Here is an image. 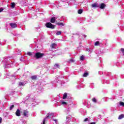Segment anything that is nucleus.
Masks as SVG:
<instances>
[{
    "label": "nucleus",
    "instance_id": "obj_15",
    "mask_svg": "<svg viewBox=\"0 0 124 124\" xmlns=\"http://www.w3.org/2000/svg\"><path fill=\"white\" fill-rule=\"evenodd\" d=\"M93 102H94V103H96V102H97V100H96V99L95 98H93L92 99Z\"/></svg>",
    "mask_w": 124,
    "mask_h": 124
},
{
    "label": "nucleus",
    "instance_id": "obj_2",
    "mask_svg": "<svg viewBox=\"0 0 124 124\" xmlns=\"http://www.w3.org/2000/svg\"><path fill=\"white\" fill-rule=\"evenodd\" d=\"M46 27L48 29H55L56 26L52 24V23L50 22H48L46 24Z\"/></svg>",
    "mask_w": 124,
    "mask_h": 124
},
{
    "label": "nucleus",
    "instance_id": "obj_6",
    "mask_svg": "<svg viewBox=\"0 0 124 124\" xmlns=\"http://www.w3.org/2000/svg\"><path fill=\"white\" fill-rule=\"evenodd\" d=\"M106 7V4L101 3L99 6L100 9H104Z\"/></svg>",
    "mask_w": 124,
    "mask_h": 124
},
{
    "label": "nucleus",
    "instance_id": "obj_13",
    "mask_svg": "<svg viewBox=\"0 0 124 124\" xmlns=\"http://www.w3.org/2000/svg\"><path fill=\"white\" fill-rule=\"evenodd\" d=\"M124 115L121 114L119 116L118 119L119 120H122V119H124Z\"/></svg>",
    "mask_w": 124,
    "mask_h": 124
},
{
    "label": "nucleus",
    "instance_id": "obj_20",
    "mask_svg": "<svg viewBox=\"0 0 124 124\" xmlns=\"http://www.w3.org/2000/svg\"><path fill=\"white\" fill-rule=\"evenodd\" d=\"M88 75H89V73H85L83 74V77H87V76Z\"/></svg>",
    "mask_w": 124,
    "mask_h": 124
},
{
    "label": "nucleus",
    "instance_id": "obj_30",
    "mask_svg": "<svg viewBox=\"0 0 124 124\" xmlns=\"http://www.w3.org/2000/svg\"><path fill=\"white\" fill-rule=\"evenodd\" d=\"M1 122H2V118L0 117V124H1Z\"/></svg>",
    "mask_w": 124,
    "mask_h": 124
},
{
    "label": "nucleus",
    "instance_id": "obj_22",
    "mask_svg": "<svg viewBox=\"0 0 124 124\" xmlns=\"http://www.w3.org/2000/svg\"><path fill=\"white\" fill-rule=\"evenodd\" d=\"M14 108V105H12L10 107V110H12Z\"/></svg>",
    "mask_w": 124,
    "mask_h": 124
},
{
    "label": "nucleus",
    "instance_id": "obj_14",
    "mask_svg": "<svg viewBox=\"0 0 124 124\" xmlns=\"http://www.w3.org/2000/svg\"><path fill=\"white\" fill-rule=\"evenodd\" d=\"M67 97V93H65L63 95V99H65Z\"/></svg>",
    "mask_w": 124,
    "mask_h": 124
},
{
    "label": "nucleus",
    "instance_id": "obj_34",
    "mask_svg": "<svg viewBox=\"0 0 124 124\" xmlns=\"http://www.w3.org/2000/svg\"><path fill=\"white\" fill-rule=\"evenodd\" d=\"M53 121L55 122L56 124H57V120L56 119H53Z\"/></svg>",
    "mask_w": 124,
    "mask_h": 124
},
{
    "label": "nucleus",
    "instance_id": "obj_5",
    "mask_svg": "<svg viewBox=\"0 0 124 124\" xmlns=\"http://www.w3.org/2000/svg\"><path fill=\"white\" fill-rule=\"evenodd\" d=\"M10 26L12 29H16V28H17V24L15 23H10Z\"/></svg>",
    "mask_w": 124,
    "mask_h": 124
},
{
    "label": "nucleus",
    "instance_id": "obj_19",
    "mask_svg": "<svg viewBox=\"0 0 124 124\" xmlns=\"http://www.w3.org/2000/svg\"><path fill=\"white\" fill-rule=\"evenodd\" d=\"M95 46H99V41H97L94 44Z\"/></svg>",
    "mask_w": 124,
    "mask_h": 124
},
{
    "label": "nucleus",
    "instance_id": "obj_4",
    "mask_svg": "<svg viewBox=\"0 0 124 124\" xmlns=\"http://www.w3.org/2000/svg\"><path fill=\"white\" fill-rule=\"evenodd\" d=\"M29 114V111L28 109H26L23 110L22 112V115L24 116V117H28V115Z\"/></svg>",
    "mask_w": 124,
    "mask_h": 124
},
{
    "label": "nucleus",
    "instance_id": "obj_28",
    "mask_svg": "<svg viewBox=\"0 0 124 124\" xmlns=\"http://www.w3.org/2000/svg\"><path fill=\"white\" fill-rule=\"evenodd\" d=\"M69 62H74V60H73V59H70Z\"/></svg>",
    "mask_w": 124,
    "mask_h": 124
},
{
    "label": "nucleus",
    "instance_id": "obj_17",
    "mask_svg": "<svg viewBox=\"0 0 124 124\" xmlns=\"http://www.w3.org/2000/svg\"><path fill=\"white\" fill-rule=\"evenodd\" d=\"M83 13V10L82 9H79L78 10V14H82Z\"/></svg>",
    "mask_w": 124,
    "mask_h": 124
},
{
    "label": "nucleus",
    "instance_id": "obj_12",
    "mask_svg": "<svg viewBox=\"0 0 124 124\" xmlns=\"http://www.w3.org/2000/svg\"><path fill=\"white\" fill-rule=\"evenodd\" d=\"M15 5H16V4H15V2L11 3V7L12 8H14L15 7Z\"/></svg>",
    "mask_w": 124,
    "mask_h": 124
},
{
    "label": "nucleus",
    "instance_id": "obj_29",
    "mask_svg": "<svg viewBox=\"0 0 124 124\" xmlns=\"http://www.w3.org/2000/svg\"><path fill=\"white\" fill-rule=\"evenodd\" d=\"M54 66H57V67H60V65L59 64H55Z\"/></svg>",
    "mask_w": 124,
    "mask_h": 124
},
{
    "label": "nucleus",
    "instance_id": "obj_1",
    "mask_svg": "<svg viewBox=\"0 0 124 124\" xmlns=\"http://www.w3.org/2000/svg\"><path fill=\"white\" fill-rule=\"evenodd\" d=\"M34 57L36 60H38V59H41V58L44 57V53L37 52L35 54Z\"/></svg>",
    "mask_w": 124,
    "mask_h": 124
},
{
    "label": "nucleus",
    "instance_id": "obj_35",
    "mask_svg": "<svg viewBox=\"0 0 124 124\" xmlns=\"http://www.w3.org/2000/svg\"><path fill=\"white\" fill-rule=\"evenodd\" d=\"M85 37H86L87 36L86 35H84Z\"/></svg>",
    "mask_w": 124,
    "mask_h": 124
},
{
    "label": "nucleus",
    "instance_id": "obj_8",
    "mask_svg": "<svg viewBox=\"0 0 124 124\" xmlns=\"http://www.w3.org/2000/svg\"><path fill=\"white\" fill-rule=\"evenodd\" d=\"M91 6H92V7H93V8H95V7H98L99 5H98V3H94L92 4Z\"/></svg>",
    "mask_w": 124,
    "mask_h": 124
},
{
    "label": "nucleus",
    "instance_id": "obj_26",
    "mask_svg": "<svg viewBox=\"0 0 124 124\" xmlns=\"http://www.w3.org/2000/svg\"><path fill=\"white\" fill-rule=\"evenodd\" d=\"M120 51H121L124 55V48H121Z\"/></svg>",
    "mask_w": 124,
    "mask_h": 124
},
{
    "label": "nucleus",
    "instance_id": "obj_3",
    "mask_svg": "<svg viewBox=\"0 0 124 124\" xmlns=\"http://www.w3.org/2000/svg\"><path fill=\"white\" fill-rule=\"evenodd\" d=\"M55 117V115L54 114H50L48 116H46V117L44 119V121L43 122V124H45V122H46V119H47V118H49V119H51V118H54Z\"/></svg>",
    "mask_w": 124,
    "mask_h": 124
},
{
    "label": "nucleus",
    "instance_id": "obj_21",
    "mask_svg": "<svg viewBox=\"0 0 124 124\" xmlns=\"http://www.w3.org/2000/svg\"><path fill=\"white\" fill-rule=\"evenodd\" d=\"M19 86H20V87H23V86H24V83L19 82Z\"/></svg>",
    "mask_w": 124,
    "mask_h": 124
},
{
    "label": "nucleus",
    "instance_id": "obj_31",
    "mask_svg": "<svg viewBox=\"0 0 124 124\" xmlns=\"http://www.w3.org/2000/svg\"><path fill=\"white\" fill-rule=\"evenodd\" d=\"M84 122H88V118H86V119L84 120Z\"/></svg>",
    "mask_w": 124,
    "mask_h": 124
},
{
    "label": "nucleus",
    "instance_id": "obj_24",
    "mask_svg": "<svg viewBox=\"0 0 124 124\" xmlns=\"http://www.w3.org/2000/svg\"><path fill=\"white\" fill-rule=\"evenodd\" d=\"M80 61H84V56H80Z\"/></svg>",
    "mask_w": 124,
    "mask_h": 124
},
{
    "label": "nucleus",
    "instance_id": "obj_9",
    "mask_svg": "<svg viewBox=\"0 0 124 124\" xmlns=\"http://www.w3.org/2000/svg\"><path fill=\"white\" fill-rule=\"evenodd\" d=\"M56 22V17L53 16L50 19V23H54Z\"/></svg>",
    "mask_w": 124,
    "mask_h": 124
},
{
    "label": "nucleus",
    "instance_id": "obj_32",
    "mask_svg": "<svg viewBox=\"0 0 124 124\" xmlns=\"http://www.w3.org/2000/svg\"><path fill=\"white\" fill-rule=\"evenodd\" d=\"M3 10V9L0 8V12H1Z\"/></svg>",
    "mask_w": 124,
    "mask_h": 124
},
{
    "label": "nucleus",
    "instance_id": "obj_25",
    "mask_svg": "<svg viewBox=\"0 0 124 124\" xmlns=\"http://www.w3.org/2000/svg\"><path fill=\"white\" fill-rule=\"evenodd\" d=\"M120 104L121 105V106H123L124 107V103L123 102H120Z\"/></svg>",
    "mask_w": 124,
    "mask_h": 124
},
{
    "label": "nucleus",
    "instance_id": "obj_18",
    "mask_svg": "<svg viewBox=\"0 0 124 124\" xmlns=\"http://www.w3.org/2000/svg\"><path fill=\"white\" fill-rule=\"evenodd\" d=\"M62 34V31H58L56 33V35H61Z\"/></svg>",
    "mask_w": 124,
    "mask_h": 124
},
{
    "label": "nucleus",
    "instance_id": "obj_16",
    "mask_svg": "<svg viewBox=\"0 0 124 124\" xmlns=\"http://www.w3.org/2000/svg\"><path fill=\"white\" fill-rule=\"evenodd\" d=\"M56 25H58V26H64V24H63V23H60V22H58V23H56Z\"/></svg>",
    "mask_w": 124,
    "mask_h": 124
},
{
    "label": "nucleus",
    "instance_id": "obj_27",
    "mask_svg": "<svg viewBox=\"0 0 124 124\" xmlns=\"http://www.w3.org/2000/svg\"><path fill=\"white\" fill-rule=\"evenodd\" d=\"M62 103L63 105H66V104H67V103H66V102H62Z\"/></svg>",
    "mask_w": 124,
    "mask_h": 124
},
{
    "label": "nucleus",
    "instance_id": "obj_23",
    "mask_svg": "<svg viewBox=\"0 0 124 124\" xmlns=\"http://www.w3.org/2000/svg\"><path fill=\"white\" fill-rule=\"evenodd\" d=\"M27 55L28 56H31L32 55V53L31 52H27Z\"/></svg>",
    "mask_w": 124,
    "mask_h": 124
},
{
    "label": "nucleus",
    "instance_id": "obj_10",
    "mask_svg": "<svg viewBox=\"0 0 124 124\" xmlns=\"http://www.w3.org/2000/svg\"><path fill=\"white\" fill-rule=\"evenodd\" d=\"M57 46V44L55 43H53L51 46L50 47L52 48V49H55V46Z\"/></svg>",
    "mask_w": 124,
    "mask_h": 124
},
{
    "label": "nucleus",
    "instance_id": "obj_7",
    "mask_svg": "<svg viewBox=\"0 0 124 124\" xmlns=\"http://www.w3.org/2000/svg\"><path fill=\"white\" fill-rule=\"evenodd\" d=\"M16 115L17 117H20L21 116V111H20V109H17L16 112Z\"/></svg>",
    "mask_w": 124,
    "mask_h": 124
},
{
    "label": "nucleus",
    "instance_id": "obj_33",
    "mask_svg": "<svg viewBox=\"0 0 124 124\" xmlns=\"http://www.w3.org/2000/svg\"><path fill=\"white\" fill-rule=\"evenodd\" d=\"M96 123L95 122H92L90 123V124H96Z\"/></svg>",
    "mask_w": 124,
    "mask_h": 124
},
{
    "label": "nucleus",
    "instance_id": "obj_11",
    "mask_svg": "<svg viewBox=\"0 0 124 124\" xmlns=\"http://www.w3.org/2000/svg\"><path fill=\"white\" fill-rule=\"evenodd\" d=\"M31 80H36L37 79V76H32L31 77Z\"/></svg>",
    "mask_w": 124,
    "mask_h": 124
}]
</instances>
